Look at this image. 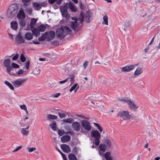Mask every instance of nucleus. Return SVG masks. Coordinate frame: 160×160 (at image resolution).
Masks as SVG:
<instances>
[{"label": "nucleus", "mask_w": 160, "mask_h": 160, "mask_svg": "<svg viewBox=\"0 0 160 160\" xmlns=\"http://www.w3.org/2000/svg\"><path fill=\"white\" fill-rule=\"evenodd\" d=\"M18 10V8L17 4L10 5L8 8L7 12V15L8 17L12 18L15 16Z\"/></svg>", "instance_id": "obj_1"}, {"label": "nucleus", "mask_w": 160, "mask_h": 160, "mask_svg": "<svg viewBox=\"0 0 160 160\" xmlns=\"http://www.w3.org/2000/svg\"><path fill=\"white\" fill-rule=\"evenodd\" d=\"M55 35V33L53 31H49L48 32H46L42 34L41 37L38 38V40L40 41H43L47 38L48 41H50L54 38Z\"/></svg>", "instance_id": "obj_2"}, {"label": "nucleus", "mask_w": 160, "mask_h": 160, "mask_svg": "<svg viewBox=\"0 0 160 160\" xmlns=\"http://www.w3.org/2000/svg\"><path fill=\"white\" fill-rule=\"evenodd\" d=\"M92 137L94 138L95 144L96 146H98L100 143V139L101 138L100 134L97 130H92L91 132Z\"/></svg>", "instance_id": "obj_3"}, {"label": "nucleus", "mask_w": 160, "mask_h": 160, "mask_svg": "<svg viewBox=\"0 0 160 160\" xmlns=\"http://www.w3.org/2000/svg\"><path fill=\"white\" fill-rule=\"evenodd\" d=\"M27 80V78H20L13 81L12 84L15 87L18 88L23 86Z\"/></svg>", "instance_id": "obj_4"}, {"label": "nucleus", "mask_w": 160, "mask_h": 160, "mask_svg": "<svg viewBox=\"0 0 160 160\" xmlns=\"http://www.w3.org/2000/svg\"><path fill=\"white\" fill-rule=\"evenodd\" d=\"M56 34L58 38L60 39L63 38L67 35V34L65 32L63 28L61 27L57 29Z\"/></svg>", "instance_id": "obj_5"}, {"label": "nucleus", "mask_w": 160, "mask_h": 160, "mask_svg": "<svg viewBox=\"0 0 160 160\" xmlns=\"http://www.w3.org/2000/svg\"><path fill=\"white\" fill-rule=\"evenodd\" d=\"M72 19L74 20V21H72L71 24V27L72 29L75 31H77L79 28L80 23L78 22L77 21V18L76 17H72Z\"/></svg>", "instance_id": "obj_6"}, {"label": "nucleus", "mask_w": 160, "mask_h": 160, "mask_svg": "<svg viewBox=\"0 0 160 160\" xmlns=\"http://www.w3.org/2000/svg\"><path fill=\"white\" fill-rule=\"evenodd\" d=\"M139 63L134 64H130L127 65L121 68V69L123 72H129L134 70L136 67L138 66Z\"/></svg>", "instance_id": "obj_7"}, {"label": "nucleus", "mask_w": 160, "mask_h": 160, "mask_svg": "<svg viewBox=\"0 0 160 160\" xmlns=\"http://www.w3.org/2000/svg\"><path fill=\"white\" fill-rule=\"evenodd\" d=\"M118 116H120L124 120H127L131 118V116L127 111H123L120 112L118 114Z\"/></svg>", "instance_id": "obj_8"}, {"label": "nucleus", "mask_w": 160, "mask_h": 160, "mask_svg": "<svg viewBox=\"0 0 160 160\" xmlns=\"http://www.w3.org/2000/svg\"><path fill=\"white\" fill-rule=\"evenodd\" d=\"M82 127L87 132L89 131L91 129V126L90 123L85 120H82L81 122Z\"/></svg>", "instance_id": "obj_9"}, {"label": "nucleus", "mask_w": 160, "mask_h": 160, "mask_svg": "<svg viewBox=\"0 0 160 160\" xmlns=\"http://www.w3.org/2000/svg\"><path fill=\"white\" fill-rule=\"evenodd\" d=\"M126 101L130 108L134 110L138 108V105L133 100L129 99V100H127Z\"/></svg>", "instance_id": "obj_10"}, {"label": "nucleus", "mask_w": 160, "mask_h": 160, "mask_svg": "<svg viewBox=\"0 0 160 160\" xmlns=\"http://www.w3.org/2000/svg\"><path fill=\"white\" fill-rule=\"evenodd\" d=\"M11 61L9 59H6L4 60L3 62L4 66L7 68V70L8 73L10 72L12 70V67L10 66Z\"/></svg>", "instance_id": "obj_11"}, {"label": "nucleus", "mask_w": 160, "mask_h": 160, "mask_svg": "<svg viewBox=\"0 0 160 160\" xmlns=\"http://www.w3.org/2000/svg\"><path fill=\"white\" fill-rule=\"evenodd\" d=\"M17 17L18 18L21 20H23L25 18V15L22 9H20L19 12L17 15Z\"/></svg>", "instance_id": "obj_12"}, {"label": "nucleus", "mask_w": 160, "mask_h": 160, "mask_svg": "<svg viewBox=\"0 0 160 160\" xmlns=\"http://www.w3.org/2000/svg\"><path fill=\"white\" fill-rule=\"evenodd\" d=\"M61 148L62 150L65 152L69 153L71 151V149L68 145L62 144L61 145Z\"/></svg>", "instance_id": "obj_13"}, {"label": "nucleus", "mask_w": 160, "mask_h": 160, "mask_svg": "<svg viewBox=\"0 0 160 160\" xmlns=\"http://www.w3.org/2000/svg\"><path fill=\"white\" fill-rule=\"evenodd\" d=\"M72 128L76 131H78L80 128V124L78 122H74L72 124Z\"/></svg>", "instance_id": "obj_14"}, {"label": "nucleus", "mask_w": 160, "mask_h": 160, "mask_svg": "<svg viewBox=\"0 0 160 160\" xmlns=\"http://www.w3.org/2000/svg\"><path fill=\"white\" fill-rule=\"evenodd\" d=\"M15 40L19 44L24 43V40L20 34H18L16 36L15 38Z\"/></svg>", "instance_id": "obj_15"}, {"label": "nucleus", "mask_w": 160, "mask_h": 160, "mask_svg": "<svg viewBox=\"0 0 160 160\" xmlns=\"http://www.w3.org/2000/svg\"><path fill=\"white\" fill-rule=\"evenodd\" d=\"M92 14L91 12L90 11H88L86 12L85 20L87 22H89L91 20V17Z\"/></svg>", "instance_id": "obj_16"}, {"label": "nucleus", "mask_w": 160, "mask_h": 160, "mask_svg": "<svg viewBox=\"0 0 160 160\" xmlns=\"http://www.w3.org/2000/svg\"><path fill=\"white\" fill-rule=\"evenodd\" d=\"M71 139V137L69 136L65 135L63 136L61 138V141L63 143H65L69 142Z\"/></svg>", "instance_id": "obj_17"}, {"label": "nucleus", "mask_w": 160, "mask_h": 160, "mask_svg": "<svg viewBox=\"0 0 160 160\" xmlns=\"http://www.w3.org/2000/svg\"><path fill=\"white\" fill-rule=\"evenodd\" d=\"M69 7L71 10L73 12H76L77 10V8L74 5L72 2H69Z\"/></svg>", "instance_id": "obj_18"}, {"label": "nucleus", "mask_w": 160, "mask_h": 160, "mask_svg": "<svg viewBox=\"0 0 160 160\" xmlns=\"http://www.w3.org/2000/svg\"><path fill=\"white\" fill-rule=\"evenodd\" d=\"M31 29L33 34L36 36L37 37L40 35V33L37 29L34 27H32Z\"/></svg>", "instance_id": "obj_19"}, {"label": "nucleus", "mask_w": 160, "mask_h": 160, "mask_svg": "<svg viewBox=\"0 0 160 160\" xmlns=\"http://www.w3.org/2000/svg\"><path fill=\"white\" fill-rule=\"evenodd\" d=\"M84 16L82 12H81L80 13V16L77 19L78 22H79L81 24L84 20Z\"/></svg>", "instance_id": "obj_20"}, {"label": "nucleus", "mask_w": 160, "mask_h": 160, "mask_svg": "<svg viewBox=\"0 0 160 160\" xmlns=\"http://www.w3.org/2000/svg\"><path fill=\"white\" fill-rule=\"evenodd\" d=\"M143 72L142 68L140 67H138L134 72L135 75H139L142 73Z\"/></svg>", "instance_id": "obj_21"}, {"label": "nucleus", "mask_w": 160, "mask_h": 160, "mask_svg": "<svg viewBox=\"0 0 160 160\" xmlns=\"http://www.w3.org/2000/svg\"><path fill=\"white\" fill-rule=\"evenodd\" d=\"M18 24L17 22L13 21L11 22V28L13 30H16L18 28Z\"/></svg>", "instance_id": "obj_22"}, {"label": "nucleus", "mask_w": 160, "mask_h": 160, "mask_svg": "<svg viewBox=\"0 0 160 160\" xmlns=\"http://www.w3.org/2000/svg\"><path fill=\"white\" fill-rule=\"evenodd\" d=\"M25 38L28 40H30L33 38V35L31 33L27 32L25 35Z\"/></svg>", "instance_id": "obj_23"}, {"label": "nucleus", "mask_w": 160, "mask_h": 160, "mask_svg": "<svg viewBox=\"0 0 160 160\" xmlns=\"http://www.w3.org/2000/svg\"><path fill=\"white\" fill-rule=\"evenodd\" d=\"M31 0H21L23 3V7L24 8L27 7L30 4V2Z\"/></svg>", "instance_id": "obj_24"}, {"label": "nucleus", "mask_w": 160, "mask_h": 160, "mask_svg": "<svg viewBox=\"0 0 160 160\" xmlns=\"http://www.w3.org/2000/svg\"><path fill=\"white\" fill-rule=\"evenodd\" d=\"M104 157L107 160H112V157H111V154L108 152H106L105 153Z\"/></svg>", "instance_id": "obj_25"}, {"label": "nucleus", "mask_w": 160, "mask_h": 160, "mask_svg": "<svg viewBox=\"0 0 160 160\" xmlns=\"http://www.w3.org/2000/svg\"><path fill=\"white\" fill-rule=\"evenodd\" d=\"M68 158L69 160H78L75 155L72 153H69L68 154Z\"/></svg>", "instance_id": "obj_26"}, {"label": "nucleus", "mask_w": 160, "mask_h": 160, "mask_svg": "<svg viewBox=\"0 0 160 160\" xmlns=\"http://www.w3.org/2000/svg\"><path fill=\"white\" fill-rule=\"evenodd\" d=\"M46 26L44 24L41 25L38 27L39 31L42 32L46 30Z\"/></svg>", "instance_id": "obj_27"}, {"label": "nucleus", "mask_w": 160, "mask_h": 160, "mask_svg": "<svg viewBox=\"0 0 160 160\" xmlns=\"http://www.w3.org/2000/svg\"><path fill=\"white\" fill-rule=\"evenodd\" d=\"M103 21L102 22V24L108 25V18L107 16H104L103 18Z\"/></svg>", "instance_id": "obj_28"}, {"label": "nucleus", "mask_w": 160, "mask_h": 160, "mask_svg": "<svg viewBox=\"0 0 160 160\" xmlns=\"http://www.w3.org/2000/svg\"><path fill=\"white\" fill-rule=\"evenodd\" d=\"M63 28L64 29L65 32L67 33V35L71 33L72 31L67 26H64L63 27Z\"/></svg>", "instance_id": "obj_29"}, {"label": "nucleus", "mask_w": 160, "mask_h": 160, "mask_svg": "<svg viewBox=\"0 0 160 160\" xmlns=\"http://www.w3.org/2000/svg\"><path fill=\"white\" fill-rule=\"evenodd\" d=\"M33 5L35 9L36 10H38L41 8V6L38 3L34 2L33 3Z\"/></svg>", "instance_id": "obj_30"}, {"label": "nucleus", "mask_w": 160, "mask_h": 160, "mask_svg": "<svg viewBox=\"0 0 160 160\" xmlns=\"http://www.w3.org/2000/svg\"><path fill=\"white\" fill-rule=\"evenodd\" d=\"M68 8V5L66 3L64 4L63 5L61 6L60 8V10L61 12L67 11V9Z\"/></svg>", "instance_id": "obj_31"}, {"label": "nucleus", "mask_w": 160, "mask_h": 160, "mask_svg": "<svg viewBox=\"0 0 160 160\" xmlns=\"http://www.w3.org/2000/svg\"><path fill=\"white\" fill-rule=\"evenodd\" d=\"M47 118L49 119H56L57 117V116L51 114H49L47 115Z\"/></svg>", "instance_id": "obj_32"}, {"label": "nucleus", "mask_w": 160, "mask_h": 160, "mask_svg": "<svg viewBox=\"0 0 160 160\" xmlns=\"http://www.w3.org/2000/svg\"><path fill=\"white\" fill-rule=\"evenodd\" d=\"M4 83L7 85L12 90H13L14 89V87L12 86V84L8 81H5Z\"/></svg>", "instance_id": "obj_33"}, {"label": "nucleus", "mask_w": 160, "mask_h": 160, "mask_svg": "<svg viewBox=\"0 0 160 160\" xmlns=\"http://www.w3.org/2000/svg\"><path fill=\"white\" fill-rule=\"evenodd\" d=\"M68 78V79H70L71 82L70 85H71L72 84L75 80L74 76L73 75H71L68 78Z\"/></svg>", "instance_id": "obj_34"}, {"label": "nucleus", "mask_w": 160, "mask_h": 160, "mask_svg": "<svg viewBox=\"0 0 160 160\" xmlns=\"http://www.w3.org/2000/svg\"><path fill=\"white\" fill-rule=\"evenodd\" d=\"M100 149L103 152H105L107 148V146L104 144H101L99 145Z\"/></svg>", "instance_id": "obj_35"}, {"label": "nucleus", "mask_w": 160, "mask_h": 160, "mask_svg": "<svg viewBox=\"0 0 160 160\" xmlns=\"http://www.w3.org/2000/svg\"><path fill=\"white\" fill-rule=\"evenodd\" d=\"M29 131L27 130L26 129L23 128L21 131V133L23 135L27 136L28 134Z\"/></svg>", "instance_id": "obj_36"}, {"label": "nucleus", "mask_w": 160, "mask_h": 160, "mask_svg": "<svg viewBox=\"0 0 160 160\" xmlns=\"http://www.w3.org/2000/svg\"><path fill=\"white\" fill-rule=\"evenodd\" d=\"M58 115L60 118H63L66 117V114L63 111H61V112H58Z\"/></svg>", "instance_id": "obj_37"}, {"label": "nucleus", "mask_w": 160, "mask_h": 160, "mask_svg": "<svg viewBox=\"0 0 160 160\" xmlns=\"http://www.w3.org/2000/svg\"><path fill=\"white\" fill-rule=\"evenodd\" d=\"M61 12L63 17H65L66 18L68 17V12L67 10Z\"/></svg>", "instance_id": "obj_38"}, {"label": "nucleus", "mask_w": 160, "mask_h": 160, "mask_svg": "<svg viewBox=\"0 0 160 160\" xmlns=\"http://www.w3.org/2000/svg\"><path fill=\"white\" fill-rule=\"evenodd\" d=\"M73 119L72 118H68L63 119V121L64 122L67 123H70L73 121Z\"/></svg>", "instance_id": "obj_39"}, {"label": "nucleus", "mask_w": 160, "mask_h": 160, "mask_svg": "<svg viewBox=\"0 0 160 160\" xmlns=\"http://www.w3.org/2000/svg\"><path fill=\"white\" fill-rule=\"evenodd\" d=\"M50 126L53 130H56V123L55 122L50 124Z\"/></svg>", "instance_id": "obj_40"}, {"label": "nucleus", "mask_w": 160, "mask_h": 160, "mask_svg": "<svg viewBox=\"0 0 160 160\" xmlns=\"http://www.w3.org/2000/svg\"><path fill=\"white\" fill-rule=\"evenodd\" d=\"M37 22V20L34 18H32L30 22V26L31 28L33 27L32 26H34L36 23Z\"/></svg>", "instance_id": "obj_41"}, {"label": "nucleus", "mask_w": 160, "mask_h": 160, "mask_svg": "<svg viewBox=\"0 0 160 160\" xmlns=\"http://www.w3.org/2000/svg\"><path fill=\"white\" fill-rule=\"evenodd\" d=\"M25 8H26L25 10L26 12L29 14L31 15L32 12V9L31 8H28V7Z\"/></svg>", "instance_id": "obj_42"}, {"label": "nucleus", "mask_w": 160, "mask_h": 160, "mask_svg": "<svg viewBox=\"0 0 160 160\" xmlns=\"http://www.w3.org/2000/svg\"><path fill=\"white\" fill-rule=\"evenodd\" d=\"M93 124L95 126L97 127V128L99 129L100 132H101L102 131V129L99 124L94 122L93 123Z\"/></svg>", "instance_id": "obj_43"}, {"label": "nucleus", "mask_w": 160, "mask_h": 160, "mask_svg": "<svg viewBox=\"0 0 160 160\" xmlns=\"http://www.w3.org/2000/svg\"><path fill=\"white\" fill-rule=\"evenodd\" d=\"M78 86L77 83H75L69 89V91L70 92H72L73 90L76 89L78 87Z\"/></svg>", "instance_id": "obj_44"}, {"label": "nucleus", "mask_w": 160, "mask_h": 160, "mask_svg": "<svg viewBox=\"0 0 160 160\" xmlns=\"http://www.w3.org/2000/svg\"><path fill=\"white\" fill-rule=\"evenodd\" d=\"M58 133L59 136H62L65 133L64 130L59 129L58 131Z\"/></svg>", "instance_id": "obj_45"}, {"label": "nucleus", "mask_w": 160, "mask_h": 160, "mask_svg": "<svg viewBox=\"0 0 160 160\" xmlns=\"http://www.w3.org/2000/svg\"><path fill=\"white\" fill-rule=\"evenodd\" d=\"M104 142L107 145L110 147L111 145V143L110 141L108 139H105L104 140Z\"/></svg>", "instance_id": "obj_46"}, {"label": "nucleus", "mask_w": 160, "mask_h": 160, "mask_svg": "<svg viewBox=\"0 0 160 160\" xmlns=\"http://www.w3.org/2000/svg\"><path fill=\"white\" fill-rule=\"evenodd\" d=\"M130 25V23L129 21H126L124 24V27L126 28H129Z\"/></svg>", "instance_id": "obj_47"}, {"label": "nucleus", "mask_w": 160, "mask_h": 160, "mask_svg": "<svg viewBox=\"0 0 160 160\" xmlns=\"http://www.w3.org/2000/svg\"><path fill=\"white\" fill-rule=\"evenodd\" d=\"M11 67H12V68H18L19 67V66L18 64L15 63L13 62L12 64Z\"/></svg>", "instance_id": "obj_48"}, {"label": "nucleus", "mask_w": 160, "mask_h": 160, "mask_svg": "<svg viewBox=\"0 0 160 160\" xmlns=\"http://www.w3.org/2000/svg\"><path fill=\"white\" fill-rule=\"evenodd\" d=\"M20 60L22 62H24L26 60V58L22 54H21L20 56Z\"/></svg>", "instance_id": "obj_49"}, {"label": "nucleus", "mask_w": 160, "mask_h": 160, "mask_svg": "<svg viewBox=\"0 0 160 160\" xmlns=\"http://www.w3.org/2000/svg\"><path fill=\"white\" fill-rule=\"evenodd\" d=\"M19 24L20 26L23 27L25 26V22L24 20H21L19 22Z\"/></svg>", "instance_id": "obj_50"}, {"label": "nucleus", "mask_w": 160, "mask_h": 160, "mask_svg": "<svg viewBox=\"0 0 160 160\" xmlns=\"http://www.w3.org/2000/svg\"><path fill=\"white\" fill-rule=\"evenodd\" d=\"M20 108L22 110H26V109H27V107L26 105L23 104L22 105L20 106Z\"/></svg>", "instance_id": "obj_51"}, {"label": "nucleus", "mask_w": 160, "mask_h": 160, "mask_svg": "<svg viewBox=\"0 0 160 160\" xmlns=\"http://www.w3.org/2000/svg\"><path fill=\"white\" fill-rule=\"evenodd\" d=\"M28 152H31L35 150L36 149V148L35 147H32L31 148H28Z\"/></svg>", "instance_id": "obj_52"}, {"label": "nucleus", "mask_w": 160, "mask_h": 160, "mask_svg": "<svg viewBox=\"0 0 160 160\" xmlns=\"http://www.w3.org/2000/svg\"><path fill=\"white\" fill-rule=\"evenodd\" d=\"M30 63V61H28L26 62V63H25V67L27 69H28V68H29Z\"/></svg>", "instance_id": "obj_53"}, {"label": "nucleus", "mask_w": 160, "mask_h": 160, "mask_svg": "<svg viewBox=\"0 0 160 160\" xmlns=\"http://www.w3.org/2000/svg\"><path fill=\"white\" fill-rule=\"evenodd\" d=\"M18 56L19 55L18 53H17L12 58V60H17V59L18 58Z\"/></svg>", "instance_id": "obj_54"}, {"label": "nucleus", "mask_w": 160, "mask_h": 160, "mask_svg": "<svg viewBox=\"0 0 160 160\" xmlns=\"http://www.w3.org/2000/svg\"><path fill=\"white\" fill-rule=\"evenodd\" d=\"M60 95V93H58L56 94H52V97H55V98H57L59 97Z\"/></svg>", "instance_id": "obj_55"}, {"label": "nucleus", "mask_w": 160, "mask_h": 160, "mask_svg": "<svg viewBox=\"0 0 160 160\" xmlns=\"http://www.w3.org/2000/svg\"><path fill=\"white\" fill-rule=\"evenodd\" d=\"M22 148V146H20L18 147H17L16 149L14 150L12 152H17L20 149H21Z\"/></svg>", "instance_id": "obj_56"}, {"label": "nucleus", "mask_w": 160, "mask_h": 160, "mask_svg": "<svg viewBox=\"0 0 160 160\" xmlns=\"http://www.w3.org/2000/svg\"><path fill=\"white\" fill-rule=\"evenodd\" d=\"M68 80V78H67L64 80L60 81L58 82V83L60 84H62L66 82Z\"/></svg>", "instance_id": "obj_57"}, {"label": "nucleus", "mask_w": 160, "mask_h": 160, "mask_svg": "<svg viewBox=\"0 0 160 160\" xmlns=\"http://www.w3.org/2000/svg\"><path fill=\"white\" fill-rule=\"evenodd\" d=\"M88 61H86L84 62L83 64V66L84 69L86 68V67L88 66Z\"/></svg>", "instance_id": "obj_58"}, {"label": "nucleus", "mask_w": 160, "mask_h": 160, "mask_svg": "<svg viewBox=\"0 0 160 160\" xmlns=\"http://www.w3.org/2000/svg\"><path fill=\"white\" fill-rule=\"evenodd\" d=\"M24 72V71L22 69H20L18 72V75H21L23 74Z\"/></svg>", "instance_id": "obj_59"}, {"label": "nucleus", "mask_w": 160, "mask_h": 160, "mask_svg": "<svg viewBox=\"0 0 160 160\" xmlns=\"http://www.w3.org/2000/svg\"><path fill=\"white\" fill-rule=\"evenodd\" d=\"M57 0H48V2L50 4L53 3Z\"/></svg>", "instance_id": "obj_60"}, {"label": "nucleus", "mask_w": 160, "mask_h": 160, "mask_svg": "<svg viewBox=\"0 0 160 160\" xmlns=\"http://www.w3.org/2000/svg\"><path fill=\"white\" fill-rule=\"evenodd\" d=\"M119 100L120 101H123V102H125L126 103V101H127V100H129V99H124V98H122L119 99Z\"/></svg>", "instance_id": "obj_61"}, {"label": "nucleus", "mask_w": 160, "mask_h": 160, "mask_svg": "<svg viewBox=\"0 0 160 160\" xmlns=\"http://www.w3.org/2000/svg\"><path fill=\"white\" fill-rule=\"evenodd\" d=\"M149 49V48L148 47L147 48H146L144 49V52L145 53H146L148 51Z\"/></svg>", "instance_id": "obj_62"}, {"label": "nucleus", "mask_w": 160, "mask_h": 160, "mask_svg": "<svg viewBox=\"0 0 160 160\" xmlns=\"http://www.w3.org/2000/svg\"><path fill=\"white\" fill-rule=\"evenodd\" d=\"M8 35H9V38L12 40H13V36L12 35L10 34V33H9L8 34Z\"/></svg>", "instance_id": "obj_63"}, {"label": "nucleus", "mask_w": 160, "mask_h": 160, "mask_svg": "<svg viewBox=\"0 0 160 160\" xmlns=\"http://www.w3.org/2000/svg\"><path fill=\"white\" fill-rule=\"evenodd\" d=\"M62 156L64 160H67V158L64 154H63Z\"/></svg>", "instance_id": "obj_64"}]
</instances>
